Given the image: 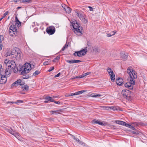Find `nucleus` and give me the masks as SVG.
<instances>
[{
	"label": "nucleus",
	"mask_w": 147,
	"mask_h": 147,
	"mask_svg": "<svg viewBox=\"0 0 147 147\" xmlns=\"http://www.w3.org/2000/svg\"><path fill=\"white\" fill-rule=\"evenodd\" d=\"M127 72L129 75L127 79L128 82L124 84L125 87L129 90H132L133 86L135 85L134 79H136L137 77V74L135 71L128 67L127 69Z\"/></svg>",
	"instance_id": "obj_1"
},
{
	"label": "nucleus",
	"mask_w": 147,
	"mask_h": 147,
	"mask_svg": "<svg viewBox=\"0 0 147 147\" xmlns=\"http://www.w3.org/2000/svg\"><path fill=\"white\" fill-rule=\"evenodd\" d=\"M71 22L73 28V30L75 34L78 36H81L83 32V30L82 27L80 26L79 23L76 20Z\"/></svg>",
	"instance_id": "obj_2"
},
{
	"label": "nucleus",
	"mask_w": 147,
	"mask_h": 147,
	"mask_svg": "<svg viewBox=\"0 0 147 147\" xmlns=\"http://www.w3.org/2000/svg\"><path fill=\"white\" fill-rule=\"evenodd\" d=\"M16 22V23L15 25H12L9 28V32L11 36H16L18 34V30L16 27V26L17 25L18 27L20 26L21 22H20L16 16L15 17Z\"/></svg>",
	"instance_id": "obj_3"
},
{
	"label": "nucleus",
	"mask_w": 147,
	"mask_h": 147,
	"mask_svg": "<svg viewBox=\"0 0 147 147\" xmlns=\"http://www.w3.org/2000/svg\"><path fill=\"white\" fill-rule=\"evenodd\" d=\"M31 65L30 63H26L22 67L21 72V75L28 73L31 69Z\"/></svg>",
	"instance_id": "obj_4"
},
{
	"label": "nucleus",
	"mask_w": 147,
	"mask_h": 147,
	"mask_svg": "<svg viewBox=\"0 0 147 147\" xmlns=\"http://www.w3.org/2000/svg\"><path fill=\"white\" fill-rule=\"evenodd\" d=\"M87 52V47H86L80 51L75 52L73 54L76 57H81L84 55Z\"/></svg>",
	"instance_id": "obj_5"
},
{
	"label": "nucleus",
	"mask_w": 147,
	"mask_h": 147,
	"mask_svg": "<svg viewBox=\"0 0 147 147\" xmlns=\"http://www.w3.org/2000/svg\"><path fill=\"white\" fill-rule=\"evenodd\" d=\"M7 77L6 76L4 75V72L2 71L1 74H0V84H4L7 81Z\"/></svg>",
	"instance_id": "obj_6"
},
{
	"label": "nucleus",
	"mask_w": 147,
	"mask_h": 147,
	"mask_svg": "<svg viewBox=\"0 0 147 147\" xmlns=\"http://www.w3.org/2000/svg\"><path fill=\"white\" fill-rule=\"evenodd\" d=\"M131 91L128 90H123L121 92L123 96L126 98H128L130 96Z\"/></svg>",
	"instance_id": "obj_7"
},
{
	"label": "nucleus",
	"mask_w": 147,
	"mask_h": 147,
	"mask_svg": "<svg viewBox=\"0 0 147 147\" xmlns=\"http://www.w3.org/2000/svg\"><path fill=\"white\" fill-rule=\"evenodd\" d=\"M107 71L109 75L110 76V78L112 81H114L115 80V75L111 69L109 67H108L107 69Z\"/></svg>",
	"instance_id": "obj_8"
},
{
	"label": "nucleus",
	"mask_w": 147,
	"mask_h": 147,
	"mask_svg": "<svg viewBox=\"0 0 147 147\" xmlns=\"http://www.w3.org/2000/svg\"><path fill=\"white\" fill-rule=\"evenodd\" d=\"M55 28L53 26H50L46 30V31L49 34H53L55 32Z\"/></svg>",
	"instance_id": "obj_9"
},
{
	"label": "nucleus",
	"mask_w": 147,
	"mask_h": 147,
	"mask_svg": "<svg viewBox=\"0 0 147 147\" xmlns=\"http://www.w3.org/2000/svg\"><path fill=\"white\" fill-rule=\"evenodd\" d=\"M24 82L22 81L21 80L19 79L17 80L14 83H13L12 86H17L18 85L22 86L24 84Z\"/></svg>",
	"instance_id": "obj_10"
},
{
	"label": "nucleus",
	"mask_w": 147,
	"mask_h": 147,
	"mask_svg": "<svg viewBox=\"0 0 147 147\" xmlns=\"http://www.w3.org/2000/svg\"><path fill=\"white\" fill-rule=\"evenodd\" d=\"M17 50H18V49H17ZM20 52V51H18L16 50L15 49H14L12 52V54L14 55L15 56H16L18 58H20L21 56Z\"/></svg>",
	"instance_id": "obj_11"
},
{
	"label": "nucleus",
	"mask_w": 147,
	"mask_h": 147,
	"mask_svg": "<svg viewBox=\"0 0 147 147\" xmlns=\"http://www.w3.org/2000/svg\"><path fill=\"white\" fill-rule=\"evenodd\" d=\"M10 64V65H8V68L10 67L11 69H13L15 68V63L14 62L12 61L11 60L9 61L7 63V64Z\"/></svg>",
	"instance_id": "obj_12"
},
{
	"label": "nucleus",
	"mask_w": 147,
	"mask_h": 147,
	"mask_svg": "<svg viewBox=\"0 0 147 147\" xmlns=\"http://www.w3.org/2000/svg\"><path fill=\"white\" fill-rule=\"evenodd\" d=\"M45 100L44 102L47 103L50 102H53L54 101V99L52 97L47 96L45 98Z\"/></svg>",
	"instance_id": "obj_13"
},
{
	"label": "nucleus",
	"mask_w": 147,
	"mask_h": 147,
	"mask_svg": "<svg viewBox=\"0 0 147 147\" xmlns=\"http://www.w3.org/2000/svg\"><path fill=\"white\" fill-rule=\"evenodd\" d=\"M3 72H4V74L5 76L7 77L9 76L10 74H11V69L9 68H6L5 71L3 70Z\"/></svg>",
	"instance_id": "obj_14"
},
{
	"label": "nucleus",
	"mask_w": 147,
	"mask_h": 147,
	"mask_svg": "<svg viewBox=\"0 0 147 147\" xmlns=\"http://www.w3.org/2000/svg\"><path fill=\"white\" fill-rule=\"evenodd\" d=\"M121 57L123 61H125L127 59L128 57V54L125 53H121L120 54Z\"/></svg>",
	"instance_id": "obj_15"
},
{
	"label": "nucleus",
	"mask_w": 147,
	"mask_h": 147,
	"mask_svg": "<svg viewBox=\"0 0 147 147\" xmlns=\"http://www.w3.org/2000/svg\"><path fill=\"white\" fill-rule=\"evenodd\" d=\"M116 84L119 86H121L123 84V80L122 79L118 78L116 80Z\"/></svg>",
	"instance_id": "obj_16"
},
{
	"label": "nucleus",
	"mask_w": 147,
	"mask_h": 147,
	"mask_svg": "<svg viewBox=\"0 0 147 147\" xmlns=\"http://www.w3.org/2000/svg\"><path fill=\"white\" fill-rule=\"evenodd\" d=\"M80 18L83 23L85 24L87 23V20L86 18V16L84 15H82L80 17Z\"/></svg>",
	"instance_id": "obj_17"
},
{
	"label": "nucleus",
	"mask_w": 147,
	"mask_h": 147,
	"mask_svg": "<svg viewBox=\"0 0 147 147\" xmlns=\"http://www.w3.org/2000/svg\"><path fill=\"white\" fill-rule=\"evenodd\" d=\"M92 123H94L98 124L100 125H104V123L96 119H94L93 120Z\"/></svg>",
	"instance_id": "obj_18"
},
{
	"label": "nucleus",
	"mask_w": 147,
	"mask_h": 147,
	"mask_svg": "<svg viewBox=\"0 0 147 147\" xmlns=\"http://www.w3.org/2000/svg\"><path fill=\"white\" fill-rule=\"evenodd\" d=\"M23 100H17V101H16L15 102H9V101H8V102H6V103L7 104L10 103H12V104L15 103V104H18L19 103H23Z\"/></svg>",
	"instance_id": "obj_19"
},
{
	"label": "nucleus",
	"mask_w": 147,
	"mask_h": 147,
	"mask_svg": "<svg viewBox=\"0 0 147 147\" xmlns=\"http://www.w3.org/2000/svg\"><path fill=\"white\" fill-rule=\"evenodd\" d=\"M72 136L73 138L75 140L76 142H78L79 144H81L83 145V144H84V143L83 142L81 141L78 139L77 138H76L74 136L71 135Z\"/></svg>",
	"instance_id": "obj_20"
},
{
	"label": "nucleus",
	"mask_w": 147,
	"mask_h": 147,
	"mask_svg": "<svg viewBox=\"0 0 147 147\" xmlns=\"http://www.w3.org/2000/svg\"><path fill=\"white\" fill-rule=\"evenodd\" d=\"M115 123L118 124L126 126L127 123L121 121H116Z\"/></svg>",
	"instance_id": "obj_21"
},
{
	"label": "nucleus",
	"mask_w": 147,
	"mask_h": 147,
	"mask_svg": "<svg viewBox=\"0 0 147 147\" xmlns=\"http://www.w3.org/2000/svg\"><path fill=\"white\" fill-rule=\"evenodd\" d=\"M64 7H66V8H65V10L66 12V13H70L71 11V9L69 7H67L66 5H64Z\"/></svg>",
	"instance_id": "obj_22"
},
{
	"label": "nucleus",
	"mask_w": 147,
	"mask_h": 147,
	"mask_svg": "<svg viewBox=\"0 0 147 147\" xmlns=\"http://www.w3.org/2000/svg\"><path fill=\"white\" fill-rule=\"evenodd\" d=\"M86 90H82L81 91H78L77 92L74 93V95L80 94H82L83 92H86Z\"/></svg>",
	"instance_id": "obj_23"
},
{
	"label": "nucleus",
	"mask_w": 147,
	"mask_h": 147,
	"mask_svg": "<svg viewBox=\"0 0 147 147\" xmlns=\"http://www.w3.org/2000/svg\"><path fill=\"white\" fill-rule=\"evenodd\" d=\"M103 107L104 108V109H105V108H109L110 109L113 110L114 111H115V110H117V108H116V107H114V106H112V107H108L103 106Z\"/></svg>",
	"instance_id": "obj_24"
},
{
	"label": "nucleus",
	"mask_w": 147,
	"mask_h": 147,
	"mask_svg": "<svg viewBox=\"0 0 147 147\" xmlns=\"http://www.w3.org/2000/svg\"><path fill=\"white\" fill-rule=\"evenodd\" d=\"M126 127L129 128L131 129L134 130H136V129L134 126H131L130 124H126Z\"/></svg>",
	"instance_id": "obj_25"
},
{
	"label": "nucleus",
	"mask_w": 147,
	"mask_h": 147,
	"mask_svg": "<svg viewBox=\"0 0 147 147\" xmlns=\"http://www.w3.org/2000/svg\"><path fill=\"white\" fill-rule=\"evenodd\" d=\"M93 51L94 52L96 53L99 52V49L98 47H94L93 48Z\"/></svg>",
	"instance_id": "obj_26"
},
{
	"label": "nucleus",
	"mask_w": 147,
	"mask_h": 147,
	"mask_svg": "<svg viewBox=\"0 0 147 147\" xmlns=\"http://www.w3.org/2000/svg\"><path fill=\"white\" fill-rule=\"evenodd\" d=\"M90 74V72H88L85 74H83L82 75H81L82 78H83V77H85V76L88 75Z\"/></svg>",
	"instance_id": "obj_27"
},
{
	"label": "nucleus",
	"mask_w": 147,
	"mask_h": 147,
	"mask_svg": "<svg viewBox=\"0 0 147 147\" xmlns=\"http://www.w3.org/2000/svg\"><path fill=\"white\" fill-rule=\"evenodd\" d=\"M112 34L109 33L107 34V36L108 37H110L112 36H113L116 33V32H115L114 31H113L112 32Z\"/></svg>",
	"instance_id": "obj_28"
},
{
	"label": "nucleus",
	"mask_w": 147,
	"mask_h": 147,
	"mask_svg": "<svg viewBox=\"0 0 147 147\" xmlns=\"http://www.w3.org/2000/svg\"><path fill=\"white\" fill-rule=\"evenodd\" d=\"M7 132H9V133L13 135V134L15 132V131H13L12 129H8L7 130Z\"/></svg>",
	"instance_id": "obj_29"
},
{
	"label": "nucleus",
	"mask_w": 147,
	"mask_h": 147,
	"mask_svg": "<svg viewBox=\"0 0 147 147\" xmlns=\"http://www.w3.org/2000/svg\"><path fill=\"white\" fill-rule=\"evenodd\" d=\"M13 135L14 136L17 138H18L20 136V134H19V133L16 132V131H15V132H14Z\"/></svg>",
	"instance_id": "obj_30"
},
{
	"label": "nucleus",
	"mask_w": 147,
	"mask_h": 147,
	"mask_svg": "<svg viewBox=\"0 0 147 147\" xmlns=\"http://www.w3.org/2000/svg\"><path fill=\"white\" fill-rule=\"evenodd\" d=\"M62 111L61 109H59L57 111H51V112H52V114H54V113L57 114V112H62Z\"/></svg>",
	"instance_id": "obj_31"
},
{
	"label": "nucleus",
	"mask_w": 147,
	"mask_h": 147,
	"mask_svg": "<svg viewBox=\"0 0 147 147\" xmlns=\"http://www.w3.org/2000/svg\"><path fill=\"white\" fill-rule=\"evenodd\" d=\"M40 73V72L39 71L37 70L33 73V75L34 76H36L38 75Z\"/></svg>",
	"instance_id": "obj_32"
},
{
	"label": "nucleus",
	"mask_w": 147,
	"mask_h": 147,
	"mask_svg": "<svg viewBox=\"0 0 147 147\" xmlns=\"http://www.w3.org/2000/svg\"><path fill=\"white\" fill-rule=\"evenodd\" d=\"M76 13V15L77 16L79 17L80 18L81 16L83 15L79 13L77 11H75Z\"/></svg>",
	"instance_id": "obj_33"
},
{
	"label": "nucleus",
	"mask_w": 147,
	"mask_h": 147,
	"mask_svg": "<svg viewBox=\"0 0 147 147\" xmlns=\"http://www.w3.org/2000/svg\"><path fill=\"white\" fill-rule=\"evenodd\" d=\"M68 46V45L66 44L63 47L61 51H64L66 48H67Z\"/></svg>",
	"instance_id": "obj_34"
},
{
	"label": "nucleus",
	"mask_w": 147,
	"mask_h": 147,
	"mask_svg": "<svg viewBox=\"0 0 147 147\" xmlns=\"http://www.w3.org/2000/svg\"><path fill=\"white\" fill-rule=\"evenodd\" d=\"M29 76L28 75H23L22 76V78L24 79H26L29 78Z\"/></svg>",
	"instance_id": "obj_35"
},
{
	"label": "nucleus",
	"mask_w": 147,
	"mask_h": 147,
	"mask_svg": "<svg viewBox=\"0 0 147 147\" xmlns=\"http://www.w3.org/2000/svg\"><path fill=\"white\" fill-rule=\"evenodd\" d=\"M60 58V57L59 56H58L56 57V58H55L52 61L53 62H56L57 60H58Z\"/></svg>",
	"instance_id": "obj_36"
},
{
	"label": "nucleus",
	"mask_w": 147,
	"mask_h": 147,
	"mask_svg": "<svg viewBox=\"0 0 147 147\" xmlns=\"http://www.w3.org/2000/svg\"><path fill=\"white\" fill-rule=\"evenodd\" d=\"M11 53L12 52L11 51H9L7 52L5 55H6V56L7 57L8 56H10L11 54Z\"/></svg>",
	"instance_id": "obj_37"
},
{
	"label": "nucleus",
	"mask_w": 147,
	"mask_h": 147,
	"mask_svg": "<svg viewBox=\"0 0 147 147\" xmlns=\"http://www.w3.org/2000/svg\"><path fill=\"white\" fill-rule=\"evenodd\" d=\"M74 95V93H71L66 94L65 95V97H67L71 96H73Z\"/></svg>",
	"instance_id": "obj_38"
},
{
	"label": "nucleus",
	"mask_w": 147,
	"mask_h": 147,
	"mask_svg": "<svg viewBox=\"0 0 147 147\" xmlns=\"http://www.w3.org/2000/svg\"><path fill=\"white\" fill-rule=\"evenodd\" d=\"M66 61L68 63H74V60H67Z\"/></svg>",
	"instance_id": "obj_39"
},
{
	"label": "nucleus",
	"mask_w": 147,
	"mask_h": 147,
	"mask_svg": "<svg viewBox=\"0 0 147 147\" xmlns=\"http://www.w3.org/2000/svg\"><path fill=\"white\" fill-rule=\"evenodd\" d=\"M9 12L8 11H6L3 15L2 18H4L5 16L8 14Z\"/></svg>",
	"instance_id": "obj_40"
},
{
	"label": "nucleus",
	"mask_w": 147,
	"mask_h": 147,
	"mask_svg": "<svg viewBox=\"0 0 147 147\" xmlns=\"http://www.w3.org/2000/svg\"><path fill=\"white\" fill-rule=\"evenodd\" d=\"M23 88V90H27L29 88V87L27 85H25L24 86Z\"/></svg>",
	"instance_id": "obj_41"
},
{
	"label": "nucleus",
	"mask_w": 147,
	"mask_h": 147,
	"mask_svg": "<svg viewBox=\"0 0 147 147\" xmlns=\"http://www.w3.org/2000/svg\"><path fill=\"white\" fill-rule=\"evenodd\" d=\"M3 40V37L2 36H0V43H2V41Z\"/></svg>",
	"instance_id": "obj_42"
},
{
	"label": "nucleus",
	"mask_w": 147,
	"mask_h": 147,
	"mask_svg": "<svg viewBox=\"0 0 147 147\" xmlns=\"http://www.w3.org/2000/svg\"><path fill=\"white\" fill-rule=\"evenodd\" d=\"M74 63H78L81 62V61L78 60H74Z\"/></svg>",
	"instance_id": "obj_43"
},
{
	"label": "nucleus",
	"mask_w": 147,
	"mask_h": 147,
	"mask_svg": "<svg viewBox=\"0 0 147 147\" xmlns=\"http://www.w3.org/2000/svg\"><path fill=\"white\" fill-rule=\"evenodd\" d=\"M101 96V95L99 94H94L92 95V96L93 97H95L98 96Z\"/></svg>",
	"instance_id": "obj_44"
},
{
	"label": "nucleus",
	"mask_w": 147,
	"mask_h": 147,
	"mask_svg": "<svg viewBox=\"0 0 147 147\" xmlns=\"http://www.w3.org/2000/svg\"><path fill=\"white\" fill-rule=\"evenodd\" d=\"M54 69L53 67H50V69L48 70L49 72H51Z\"/></svg>",
	"instance_id": "obj_45"
},
{
	"label": "nucleus",
	"mask_w": 147,
	"mask_h": 147,
	"mask_svg": "<svg viewBox=\"0 0 147 147\" xmlns=\"http://www.w3.org/2000/svg\"><path fill=\"white\" fill-rule=\"evenodd\" d=\"M49 62L48 61H46L43 63V65H49Z\"/></svg>",
	"instance_id": "obj_46"
},
{
	"label": "nucleus",
	"mask_w": 147,
	"mask_h": 147,
	"mask_svg": "<svg viewBox=\"0 0 147 147\" xmlns=\"http://www.w3.org/2000/svg\"><path fill=\"white\" fill-rule=\"evenodd\" d=\"M82 78V77H81V76L80 75V76H76L74 78H72V79H76V78Z\"/></svg>",
	"instance_id": "obj_47"
},
{
	"label": "nucleus",
	"mask_w": 147,
	"mask_h": 147,
	"mask_svg": "<svg viewBox=\"0 0 147 147\" xmlns=\"http://www.w3.org/2000/svg\"><path fill=\"white\" fill-rule=\"evenodd\" d=\"M30 1L29 0H23L22 1V3H28Z\"/></svg>",
	"instance_id": "obj_48"
},
{
	"label": "nucleus",
	"mask_w": 147,
	"mask_h": 147,
	"mask_svg": "<svg viewBox=\"0 0 147 147\" xmlns=\"http://www.w3.org/2000/svg\"><path fill=\"white\" fill-rule=\"evenodd\" d=\"M2 65H0V74H1V72L2 71H3V69H2Z\"/></svg>",
	"instance_id": "obj_49"
},
{
	"label": "nucleus",
	"mask_w": 147,
	"mask_h": 147,
	"mask_svg": "<svg viewBox=\"0 0 147 147\" xmlns=\"http://www.w3.org/2000/svg\"><path fill=\"white\" fill-rule=\"evenodd\" d=\"M53 102H54V103L55 104H60L61 103L59 101H54H54H53Z\"/></svg>",
	"instance_id": "obj_50"
},
{
	"label": "nucleus",
	"mask_w": 147,
	"mask_h": 147,
	"mask_svg": "<svg viewBox=\"0 0 147 147\" xmlns=\"http://www.w3.org/2000/svg\"><path fill=\"white\" fill-rule=\"evenodd\" d=\"M3 47V45L2 43H0V50H1L2 49Z\"/></svg>",
	"instance_id": "obj_51"
},
{
	"label": "nucleus",
	"mask_w": 147,
	"mask_h": 147,
	"mask_svg": "<svg viewBox=\"0 0 147 147\" xmlns=\"http://www.w3.org/2000/svg\"><path fill=\"white\" fill-rule=\"evenodd\" d=\"M88 7V8H89V10L90 11H93V8L92 7H90V6H89Z\"/></svg>",
	"instance_id": "obj_52"
},
{
	"label": "nucleus",
	"mask_w": 147,
	"mask_h": 147,
	"mask_svg": "<svg viewBox=\"0 0 147 147\" xmlns=\"http://www.w3.org/2000/svg\"><path fill=\"white\" fill-rule=\"evenodd\" d=\"M60 73H58L57 75H56L55 76V77H57L59 76L60 75Z\"/></svg>",
	"instance_id": "obj_53"
},
{
	"label": "nucleus",
	"mask_w": 147,
	"mask_h": 147,
	"mask_svg": "<svg viewBox=\"0 0 147 147\" xmlns=\"http://www.w3.org/2000/svg\"><path fill=\"white\" fill-rule=\"evenodd\" d=\"M20 1V0H14L13 1L14 2L16 3Z\"/></svg>",
	"instance_id": "obj_54"
},
{
	"label": "nucleus",
	"mask_w": 147,
	"mask_h": 147,
	"mask_svg": "<svg viewBox=\"0 0 147 147\" xmlns=\"http://www.w3.org/2000/svg\"><path fill=\"white\" fill-rule=\"evenodd\" d=\"M64 5H62V7H63V8L64 9V10H65V8H66V7H64Z\"/></svg>",
	"instance_id": "obj_55"
},
{
	"label": "nucleus",
	"mask_w": 147,
	"mask_h": 147,
	"mask_svg": "<svg viewBox=\"0 0 147 147\" xmlns=\"http://www.w3.org/2000/svg\"><path fill=\"white\" fill-rule=\"evenodd\" d=\"M132 133H133V134H136V132H135V131H133L132 132Z\"/></svg>",
	"instance_id": "obj_56"
},
{
	"label": "nucleus",
	"mask_w": 147,
	"mask_h": 147,
	"mask_svg": "<svg viewBox=\"0 0 147 147\" xmlns=\"http://www.w3.org/2000/svg\"><path fill=\"white\" fill-rule=\"evenodd\" d=\"M3 18H2V17L0 19V21L2 20Z\"/></svg>",
	"instance_id": "obj_57"
},
{
	"label": "nucleus",
	"mask_w": 147,
	"mask_h": 147,
	"mask_svg": "<svg viewBox=\"0 0 147 147\" xmlns=\"http://www.w3.org/2000/svg\"><path fill=\"white\" fill-rule=\"evenodd\" d=\"M21 7H18V9H19V8H21Z\"/></svg>",
	"instance_id": "obj_58"
},
{
	"label": "nucleus",
	"mask_w": 147,
	"mask_h": 147,
	"mask_svg": "<svg viewBox=\"0 0 147 147\" xmlns=\"http://www.w3.org/2000/svg\"><path fill=\"white\" fill-rule=\"evenodd\" d=\"M9 17H8V18H7L8 19H9Z\"/></svg>",
	"instance_id": "obj_59"
}]
</instances>
